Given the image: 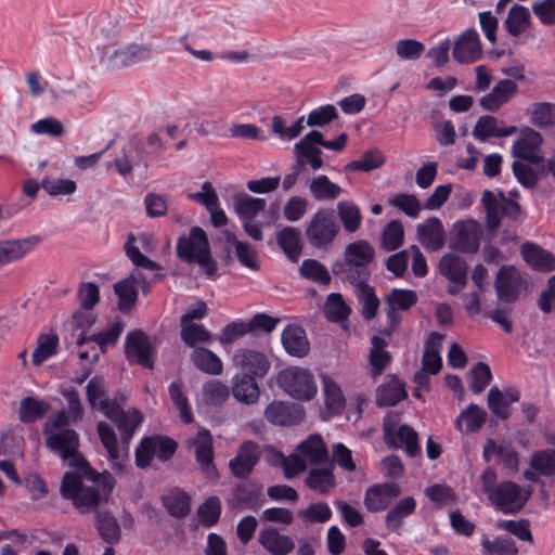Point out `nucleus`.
<instances>
[{
  "instance_id": "51",
  "label": "nucleus",
  "mask_w": 555,
  "mask_h": 555,
  "mask_svg": "<svg viewBox=\"0 0 555 555\" xmlns=\"http://www.w3.org/2000/svg\"><path fill=\"white\" fill-rule=\"evenodd\" d=\"M95 527L100 537L107 543H116L120 538V527L117 519L106 512L96 513Z\"/></svg>"
},
{
  "instance_id": "50",
  "label": "nucleus",
  "mask_w": 555,
  "mask_h": 555,
  "mask_svg": "<svg viewBox=\"0 0 555 555\" xmlns=\"http://www.w3.org/2000/svg\"><path fill=\"white\" fill-rule=\"evenodd\" d=\"M278 243L292 261H297L301 253L300 233L295 228L286 227L278 234Z\"/></svg>"
},
{
  "instance_id": "47",
  "label": "nucleus",
  "mask_w": 555,
  "mask_h": 555,
  "mask_svg": "<svg viewBox=\"0 0 555 555\" xmlns=\"http://www.w3.org/2000/svg\"><path fill=\"white\" fill-rule=\"evenodd\" d=\"M306 485L313 491L325 494L336 485L332 466L313 468L309 472Z\"/></svg>"
},
{
  "instance_id": "6",
  "label": "nucleus",
  "mask_w": 555,
  "mask_h": 555,
  "mask_svg": "<svg viewBox=\"0 0 555 555\" xmlns=\"http://www.w3.org/2000/svg\"><path fill=\"white\" fill-rule=\"evenodd\" d=\"M398 421L397 414L385 416L383 422L385 442L389 447L404 450L411 457L418 455L421 448L417 433L409 425H398Z\"/></svg>"
},
{
  "instance_id": "17",
  "label": "nucleus",
  "mask_w": 555,
  "mask_h": 555,
  "mask_svg": "<svg viewBox=\"0 0 555 555\" xmlns=\"http://www.w3.org/2000/svg\"><path fill=\"white\" fill-rule=\"evenodd\" d=\"M482 56L481 43L476 29L469 28L454 41L453 57L461 64H469Z\"/></svg>"
},
{
  "instance_id": "43",
  "label": "nucleus",
  "mask_w": 555,
  "mask_h": 555,
  "mask_svg": "<svg viewBox=\"0 0 555 555\" xmlns=\"http://www.w3.org/2000/svg\"><path fill=\"white\" fill-rule=\"evenodd\" d=\"M190 496L182 490L172 489L163 495L167 512L177 518H183L190 513Z\"/></svg>"
},
{
  "instance_id": "3",
  "label": "nucleus",
  "mask_w": 555,
  "mask_h": 555,
  "mask_svg": "<svg viewBox=\"0 0 555 555\" xmlns=\"http://www.w3.org/2000/svg\"><path fill=\"white\" fill-rule=\"evenodd\" d=\"M177 254L183 261L197 263L208 278L216 275L217 262L211 256L208 237L202 228L192 227L188 234L179 237Z\"/></svg>"
},
{
  "instance_id": "46",
  "label": "nucleus",
  "mask_w": 555,
  "mask_h": 555,
  "mask_svg": "<svg viewBox=\"0 0 555 555\" xmlns=\"http://www.w3.org/2000/svg\"><path fill=\"white\" fill-rule=\"evenodd\" d=\"M371 344L370 364L373 376H377L390 363L391 357L389 352L386 351L388 344L384 338L374 335L371 339Z\"/></svg>"
},
{
  "instance_id": "49",
  "label": "nucleus",
  "mask_w": 555,
  "mask_h": 555,
  "mask_svg": "<svg viewBox=\"0 0 555 555\" xmlns=\"http://www.w3.org/2000/svg\"><path fill=\"white\" fill-rule=\"evenodd\" d=\"M202 397L206 404L219 406L230 397V388L218 379H210L203 384Z\"/></svg>"
},
{
  "instance_id": "10",
  "label": "nucleus",
  "mask_w": 555,
  "mask_h": 555,
  "mask_svg": "<svg viewBox=\"0 0 555 555\" xmlns=\"http://www.w3.org/2000/svg\"><path fill=\"white\" fill-rule=\"evenodd\" d=\"M339 227L332 209H319L311 218L306 234L309 243L317 248L327 247L338 233Z\"/></svg>"
},
{
  "instance_id": "20",
  "label": "nucleus",
  "mask_w": 555,
  "mask_h": 555,
  "mask_svg": "<svg viewBox=\"0 0 555 555\" xmlns=\"http://www.w3.org/2000/svg\"><path fill=\"white\" fill-rule=\"evenodd\" d=\"M39 243L40 237L37 235L0 241V267L21 260Z\"/></svg>"
},
{
  "instance_id": "42",
  "label": "nucleus",
  "mask_w": 555,
  "mask_h": 555,
  "mask_svg": "<svg viewBox=\"0 0 555 555\" xmlns=\"http://www.w3.org/2000/svg\"><path fill=\"white\" fill-rule=\"evenodd\" d=\"M125 330V324L120 321L113 323L106 330L100 332L99 334L91 335L89 338L81 337L77 340V344L80 346L87 340L94 341L102 353H105L109 348L114 347L120 335Z\"/></svg>"
},
{
  "instance_id": "64",
  "label": "nucleus",
  "mask_w": 555,
  "mask_h": 555,
  "mask_svg": "<svg viewBox=\"0 0 555 555\" xmlns=\"http://www.w3.org/2000/svg\"><path fill=\"white\" fill-rule=\"evenodd\" d=\"M470 390L474 393L482 392L492 379L490 366L485 362H478L469 371Z\"/></svg>"
},
{
  "instance_id": "39",
  "label": "nucleus",
  "mask_w": 555,
  "mask_h": 555,
  "mask_svg": "<svg viewBox=\"0 0 555 555\" xmlns=\"http://www.w3.org/2000/svg\"><path fill=\"white\" fill-rule=\"evenodd\" d=\"M311 196L315 201H334L343 192L341 188L332 182L327 176L319 175L307 181Z\"/></svg>"
},
{
  "instance_id": "1",
  "label": "nucleus",
  "mask_w": 555,
  "mask_h": 555,
  "mask_svg": "<svg viewBox=\"0 0 555 555\" xmlns=\"http://www.w3.org/2000/svg\"><path fill=\"white\" fill-rule=\"evenodd\" d=\"M46 447L59 455L76 473L68 472L61 483V495L81 514L94 511L106 502L114 489L115 480L108 472L96 473L79 452L80 439L76 430L66 426L63 414L51 415L43 424Z\"/></svg>"
},
{
  "instance_id": "55",
  "label": "nucleus",
  "mask_w": 555,
  "mask_h": 555,
  "mask_svg": "<svg viewBox=\"0 0 555 555\" xmlns=\"http://www.w3.org/2000/svg\"><path fill=\"white\" fill-rule=\"evenodd\" d=\"M322 382L327 410H330L332 414L340 413L345 406V397L340 387L327 376H324Z\"/></svg>"
},
{
  "instance_id": "31",
  "label": "nucleus",
  "mask_w": 555,
  "mask_h": 555,
  "mask_svg": "<svg viewBox=\"0 0 555 555\" xmlns=\"http://www.w3.org/2000/svg\"><path fill=\"white\" fill-rule=\"evenodd\" d=\"M282 344L291 356L302 358L309 351L306 332L298 325H287L282 332Z\"/></svg>"
},
{
  "instance_id": "13",
  "label": "nucleus",
  "mask_w": 555,
  "mask_h": 555,
  "mask_svg": "<svg viewBox=\"0 0 555 555\" xmlns=\"http://www.w3.org/2000/svg\"><path fill=\"white\" fill-rule=\"evenodd\" d=\"M233 364L242 375L255 379L264 377L271 367V361L264 352L248 348L235 350Z\"/></svg>"
},
{
  "instance_id": "14",
  "label": "nucleus",
  "mask_w": 555,
  "mask_h": 555,
  "mask_svg": "<svg viewBox=\"0 0 555 555\" xmlns=\"http://www.w3.org/2000/svg\"><path fill=\"white\" fill-rule=\"evenodd\" d=\"M154 346L147 335L141 331H132L126 336V356L129 361L146 369L154 364Z\"/></svg>"
},
{
  "instance_id": "35",
  "label": "nucleus",
  "mask_w": 555,
  "mask_h": 555,
  "mask_svg": "<svg viewBox=\"0 0 555 555\" xmlns=\"http://www.w3.org/2000/svg\"><path fill=\"white\" fill-rule=\"evenodd\" d=\"M521 255L525 261L534 270L551 271L555 268L554 256L548 250L543 249L535 244H522Z\"/></svg>"
},
{
  "instance_id": "9",
  "label": "nucleus",
  "mask_w": 555,
  "mask_h": 555,
  "mask_svg": "<svg viewBox=\"0 0 555 555\" xmlns=\"http://www.w3.org/2000/svg\"><path fill=\"white\" fill-rule=\"evenodd\" d=\"M481 202L487 212L488 225L493 231L499 229L503 217L516 220L521 212L520 205L506 197L503 192L485 191Z\"/></svg>"
},
{
  "instance_id": "32",
  "label": "nucleus",
  "mask_w": 555,
  "mask_h": 555,
  "mask_svg": "<svg viewBox=\"0 0 555 555\" xmlns=\"http://www.w3.org/2000/svg\"><path fill=\"white\" fill-rule=\"evenodd\" d=\"M307 464L321 465L327 462L328 451L320 435H311L297 448Z\"/></svg>"
},
{
  "instance_id": "59",
  "label": "nucleus",
  "mask_w": 555,
  "mask_h": 555,
  "mask_svg": "<svg viewBox=\"0 0 555 555\" xmlns=\"http://www.w3.org/2000/svg\"><path fill=\"white\" fill-rule=\"evenodd\" d=\"M59 337L55 334H43L38 338V346L33 352L31 361L40 365L56 352Z\"/></svg>"
},
{
  "instance_id": "63",
  "label": "nucleus",
  "mask_w": 555,
  "mask_h": 555,
  "mask_svg": "<svg viewBox=\"0 0 555 555\" xmlns=\"http://www.w3.org/2000/svg\"><path fill=\"white\" fill-rule=\"evenodd\" d=\"M251 331V326L244 321H233L227 324L217 335L216 339L223 346L232 345L236 339Z\"/></svg>"
},
{
  "instance_id": "44",
  "label": "nucleus",
  "mask_w": 555,
  "mask_h": 555,
  "mask_svg": "<svg viewBox=\"0 0 555 555\" xmlns=\"http://www.w3.org/2000/svg\"><path fill=\"white\" fill-rule=\"evenodd\" d=\"M481 555H518V548L511 537L499 535L490 540L487 535H483Z\"/></svg>"
},
{
  "instance_id": "58",
  "label": "nucleus",
  "mask_w": 555,
  "mask_h": 555,
  "mask_svg": "<svg viewBox=\"0 0 555 555\" xmlns=\"http://www.w3.org/2000/svg\"><path fill=\"white\" fill-rule=\"evenodd\" d=\"M495 453L503 462L504 466L511 470H516L519 464L518 452L507 444L496 446L493 441H489L485 446L483 456L489 461L488 454Z\"/></svg>"
},
{
  "instance_id": "12",
  "label": "nucleus",
  "mask_w": 555,
  "mask_h": 555,
  "mask_svg": "<svg viewBox=\"0 0 555 555\" xmlns=\"http://www.w3.org/2000/svg\"><path fill=\"white\" fill-rule=\"evenodd\" d=\"M177 450L175 440L167 437H147L135 449V462L141 468L147 467L154 457L169 460Z\"/></svg>"
},
{
  "instance_id": "36",
  "label": "nucleus",
  "mask_w": 555,
  "mask_h": 555,
  "mask_svg": "<svg viewBox=\"0 0 555 555\" xmlns=\"http://www.w3.org/2000/svg\"><path fill=\"white\" fill-rule=\"evenodd\" d=\"M194 366L208 375H220L223 371L221 359L205 347H195L190 356Z\"/></svg>"
},
{
  "instance_id": "62",
  "label": "nucleus",
  "mask_w": 555,
  "mask_h": 555,
  "mask_svg": "<svg viewBox=\"0 0 555 555\" xmlns=\"http://www.w3.org/2000/svg\"><path fill=\"white\" fill-rule=\"evenodd\" d=\"M168 392L170 396L171 401L175 403L177 409L180 412V417L185 423L192 422V413L189 406V400L188 397L184 395L183 391V384L180 379L173 380L169 387Z\"/></svg>"
},
{
  "instance_id": "30",
  "label": "nucleus",
  "mask_w": 555,
  "mask_h": 555,
  "mask_svg": "<svg viewBox=\"0 0 555 555\" xmlns=\"http://www.w3.org/2000/svg\"><path fill=\"white\" fill-rule=\"evenodd\" d=\"M517 131L515 126H500V121L490 115L481 116L473 130L475 139L485 142L489 138H504L514 134Z\"/></svg>"
},
{
  "instance_id": "27",
  "label": "nucleus",
  "mask_w": 555,
  "mask_h": 555,
  "mask_svg": "<svg viewBox=\"0 0 555 555\" xmlns=\"http://www.w3.org/2000/svg\"><path fill=\"white\" fill-rule=\"evenodd\" d=\"M417 238L428 250L437 251L444 245V230L440 219L431 217L417 225Z\"/></svg>"
},
{
  "instance_id": "60",
  "label": "nucleus",
  "mask_w": 555,
  "mask_h": 555,
  "mask_svg": "<svg viewBox=\"0 0 555 555\" xmlns=\"http://www.w3.org/2000/svg\"><path fill=\"white\" fill-rule=\"evenodd\" d=\"M300 274L315 283L327 285L331 282V275L324 264L314 259H306L299 268Z\"/></svg>"
},
{
  "instance_id": "2",
  "label": "nucleus",
  "mask_w": 555,
  "mask_h": 555,
  "mask_svg": "<svg viewBox=\"0 0 555 555\" xmlns=\"http://www.w3.org/2000/svg\"><path fill=\"white\" fill-rule=\"evenodd\" d=\"M86 390L90 405L93 409L98 408L117 426L121 434L120 442H118L114 429L108 424L100 422L96 426L99 437L108 454L113 469L122 472L125 461L128 457L129 442L134 430L141 424L143 415L139 410L132 409L125 411L115 401L103 399L106 384L102 377H92L87 384Z\"/></svg>"
},
{
  "instance_id": "7",
  "label": "nucleus",
  "mask_w": 555,
  "mask_h": 555,
  "mask_svg": "<svg viewBox=\"0 0 555 555\" xmlns=\"http://www.w3.org/2000/svg\"><path fill=\"white\" fill-rule=\"evenodd\" d=\"M233 206L246 234L255 241H262L263 223L256 222L255 219L260 212L264 211L267 201L264 198L241 194L234 197Z\"/></svg>"
},
{
  "instance_id": "40",
  "label": "nucleus",
  "mask_w": 555,
  "mask_h": 555,
  "mask_svg": "<svg viewBox=\"0 0 555 555\" xmlns=\"http://www.w3.org/2000/svg\"><path fill=\"white\" fill-rule=\"evenodd\" d=\"M454 248L462 253H476L479 249V233L474 223H460L455 238Z\"/></svg>"
},
{
  "instance_id": "19",
  "label": "nucleus",
  "mask_w": 555,
  "mask_h": 555,
  "mask_svg": "<svg viewBox=\"0 0 555 555\" xmlns=\"http://www.w3.org/2000/svg\"><path fill=\"white\" fill-rule=\"evenodd\" d=\"M518 92L517 82L511 79L499 80L491 91L479 99V105L488 112H498Z\"/></svg>"
},
{
  "instance_id": "57",
  "label": "nucleus",
  "mask_w": 555,
  "mask_h": 555,
  "mask_svg": "<svg viewBox=\"0 0 555 555\" xmlns=\"http://www.w3.org/2000/svg\"><path fill=\"white\" fill-rule=\"evenodd\" d=\"M181 326V339L190 347H194L196 344H210L212 336L202 325L197 323H180Z\"/></svg>"
},
{
  "instance_id": "48",
  "label": "nucleus",
  "mask_w": 555,
  "mask_h": 555,
  "mask_svg": "<svg viewBox=\"0 0 555 555\" xmlns=\"http://www.w3.org/2000/svg\"><path fill=\"white\" fill-rule=\"evenodd\" d=\"M337 214L344 229L353 233L359 230L362 223L360 207L353 202L341 201L337 204Z\"/></svg>"
},
{
  "instance_id": "15",
  "label": "nucleus",
  "mask_w": 555,
  "mask_h": 555,
  "mask_svg": "<svg viewBox=\"0 0 555 555\" xmlns=\"http://www.w3.org/2000/svg\"><path fill=\"white\" fill-rule=\"evenodd\" d=\"M524 282L519 271L514 267L503 266L495 279L498 298L504 302H514L519 297Z\"/></svg>"
},
{
  "instance_id": "37",
  "label": "nucleus",
  "mask_w": 555,
  "mask_h": 555,
  "mask_svg": "<svg viewBox=\"0 0 555 555\" xmlns=\"http://www.w3.org/2000/svg\"><path fill=\"white\" fill-rule=\"evenodd\" d=\"M369 280H362L351 282L350 284L354 287V295L359 302L362 305V315L365 320L373 319L379 307V299L377 298L375 291L367 284Z\"/></svg>"
},
{
  "instance_id": "24",
  "label": "nucleus",
  "mask_w": 555,
  "mask_h": 555,
  "mask_svg": "<svg viewBox=\"0 0 555 555\" xmlns=\"http://www.w3.org/2000/svg\"><path fill=\"white\" fill-rule=\"evenodd\" d=\"M192 446L194 447L196 461L202 470L208 477H215L217 469L214 464L212 437L209 430L204 428L199 429L196 437L192 440Z\"/></svg>"
},
{
  "instance_id": "41",
  "label": "nucleus",
  "mask_w": 555,
  "mask_h": 555,
  "mask_svg": "<svg viewBox=\"0 0 555 555\" xmlns=\"http://www.w3.org/2000/svg\"><path fill=\"white\" fill-rule=\"evenodd\" d=\"M416 502L412 496L401 499L386 515V527L391 531H398L404 518L414 513Z\"/></svg>"
},
{
  "instance_id": "38",
  "label": "nucleus",
  "mask_w": 555,
  "mask_h": 555,
  "mask_svg": "<svg viewBox=\"0 0 555 555\" xmlns=\"http://www.w3.org/2000/svg\"><path fill=\"white\" fill-rule=\"evenodd\" d=\"M406 397L404 385L397 378L390 377L384 384L378 386L376 392V403L383 406H393Z\"/></svg>"
},
{
  "instance_id": "18",
  "label": "nucleus",
  "mask_w": 555,
  "mask_h": 555,
  "mask_svg": "<svg viewBox=\"0 0 555 555\" xmlns=\"http://www.w3.org/2000/svg\"><path fill=\"white\" fill-rule=\"evenodd\" d=\"M260 447L254 441L243 442L237 454L229 463V467L236 478L245 479L253 472L260 457Z\"/></svg>"
},
{
  "instance_id": "34",
  "label": "nucleus",
  "mask_w": 555,
  "mask_h": 555,
  "mask_svg": "<svg viewBox=\"0 0 555 555\" xmlns=\"http://www.w3.org/2000/svg\"><path fill=\"white\" fill-rule=\"evenodd\" d=\"M417 296L413 291L398 289L391 291L387 298L388 319L392 326H397L400 322L398 318V310L406 311L415 305Z\"/></svg>"
},
{
  "instance_id": "53",
  "label": "nucleus",
  "mask_w": 555,
  "mask_h": 555,
  "mask_svg": "<svg viewBox=\"0 0 555 555\" xmlns=\"http://www.w3.org/2000/svg\"><path fill=\"white\" fill-rule=\"evenodd\" d=\"M530 24V12L522 5H513L504 22L507 31L512 36H519Z\"/></svg>"
},
{
  "instance_id": "5",
  "label": "nucleus",
  "mask_w": 555,
  "mask_h": 555,
  "mask_svg": "<svg viewBox=\"0 0 555 555\" xmlns=\"http://www.w3.org/2000/svg\"><path fill=\"white\" fill-rule=\"evenodd\" d=\"M276 383L286 393L299 400H311L317 393L312 374L301 367L282 370L276 376Z\"/></svg>"
},
{
  "instance_id": "21",
  "label": "nucleus",
  "mask_w": 555,
  "mask_h": 555,
  "mask_svg": "<svg viewBox=\"0 0 555 555\" xmlns=\"http://www.w3.org/2000/svg\"><path fill=\"white\" fill-rule=\"evenodd\" d=\"M122 154L114 159V162L107 165V168L114 166L117 172L126 178L129 176L134 166H139L145 160L146 153L142 147V140L139 138H132L129 143L122 147Z\"/></svg>"
},
{
  "instance_id": "22",
  "label": "nucleus",
  "mask_w": 555,
  "mask_h": 555,
  "mask_svg": "<svg viewBox=\"0 0 555 555\" xmlns=\"http://www.w3.org/2000/svg\"><path fill=\"white\" fill-rule=\"evenodd\" d=\"M540 476H555V449L534 451L530 457V469L524 472V477L530 482H538Z\"/></svg>"
},
{
  "instance_id": "8",
  "label": "nucleus",
  "mask_w": 555,
  "mask_h": 555,
  "mask_svg": "<svg viewBox=\"0 0 555 555\" xmlns=\"http://www.w3.org/2000/svg\"><path fill=\"white\" fill-rule=\"evenodd\" d=\"M151 56L152 47L150 44L130 43L119 49L105 48L100 62L108 69H120L149 61Z\"/></svg>"
},
{
  "instance_id": "45",
  "label": "nucleus",
  "mask_w": 555,
  "mask_h": 555,
  "mask_svg": "<svg viewBox=\"0 0 555 555\" xmlns=\"http://www.w3.org/2000/svg\"><path fill=\"white\" fill-rule=\"evenodd\" d=\"M50 410V403L34 397H25L20 402L18 417L23 423H33Z\"/></svg>"
},
{
  "instance_id": "25",
  "label": "nucleus",
  "mask_w": 555,
  "mask_h": 555,
  "mask_svg": "<svg viewBox=\"0 0 555 555\" xmlns=\"http://www.w3.org/2000/svg\"><path fill=\"white\" fill-rule=\"evenodd\" d=\"M258 542L271 555H288L295 548L293 539L280 533L272 526L264 527L259 531Z\"/></svg>"
},
{
  "instance_id": "26",
  "label": "nucleus",
  "mask_w": 555,
  "mask_h": 555,
  "mask_svg": "<svg viewBox=\"0 0 555 555\" xmlns=\"http://www.w3.org/2000/svg\"><path fill=\"white\" fill-rule=\"evenodd\" d=\"M264 416L268 422L274 425L288 426L304 420L305 413L300 405H291L282 401H273L266 408Z\"/></svg>"
},
{
  "instance_id": "33",
  "label": "nucleus",
  "mask_w": 555,
  "mask_h": 555,
  "mask_svg": "<svg viewBox=\"0 0 555 555\" xmlns=\"http://www.w3.org/2000/svg\"><path fill=\"white\" fill-rule=\"evenodd\" d=\"M486 420L487 412L476 403H470L460 413L454 426L462 434L477 433L485 425Z\"/></svg>"
},
{
  "instance_id": "28",
  "label": "nucleus",
  "mask_w": 555,
  "mask_h": 555,
  "mask_svg": "<svg viewBox=\"0 0 555 555\" xmlns=\"http://www.w3.org/2000/svg\"><path fill=\"white\" fill-rule=\"evenodd\" d=\"M230 392L236 401L246 405L255 404L260 396L256 379L242 374H235L232 377Z\"/></svg>"
},
{
  "instance_id": "23",
  "label": "nucleus",
  "mask_w": 555,
  "mask_h": 555,
  "mask_svg": "<svg viewBox=\"0 0 555 555\" xmlns=\"http://www.w3.org/2000/svg\"><path fill=\"white\" fill-rule=\"evenodd\" d=\"M400 495V488L392 482L370 487L364 495V505L370 512L386 509Z\"/></svg>"
},
{
  "instance_id": "52",
  "label": "nucleus",
  "mask_w": 555,
  "mask_h": 555,
  "mask_svg": "<svg viewBox=\"0 0 555 555\" xmlns=\"http://www.w3.org/2000/svg\"><path fill=\"white\" fill-rule=\"evenodd\" d=\"M305 128V118L299 117L291 126L281 115H275L271 120V131L281 140L291 141L297 138Z\"/></svg>"
},
{
  "instance_id": "16",
  "label": "nucleus",
  "mask_w": 555,
  "mask_h": 555,
  "mask_svg": "<svg viewBox=\"0 0 555 555\" xmlns=\"http://www.w3.org/2000/svg\"><path fill=\"white\" fill-rule=\"evenodd\" d=\"M440 273L452 284L449 288L451 295H457L466 285L467 264L459 256L446 254L439 261Z\"/></svg>"
},
{
  "instance_id": "11",
  "label": "nucleus",
  "mask_w": 555,
  "mask_h": 555,
  "mask_svg": "<svg viewBox=\"0 0 555 555\" xmlns=\"http://www.w3.org/2000/svg\"><path fill=\"white\" fill-rule=\"evenodd\" d=\"M530 498V492L513 481L499 483L488 496L491 504L503 514H516L521 511Z\"/></svg>"
},
{
  "instance_id": "61",
  "label": "nucleus",
  "mask_w": 555,
  "mask_h": 555,
  "mask_svg": "<svg viewBox=\"0 0 555 555\" xmlns=\"http://www.w3.org/2000/svg\"><path fill=\"white\" fill-rule=\"evenodd\" d=\"M404 238L402 223L399 220L388 222L383 231L382 246L387 251L399 248Z\"/></svg>"
},
{
  "instance_id": "29",
  "label": "nucleus",
  "mask_w": 555,
  "mask_h": 555,
  "mask_svg": "<svg viewBox=\"0 0 555 555\" xmlns=\"http://www.w3.org/2000/svg\"><path fill=\"white\" fill-rule=\"evenodd\" d=\"M541 143V134L537 131L528 130L522 138L514 142L512 147L513 155L531 164H538L541 162V156L539 155Z\"/></svg>"
},
{
  "instance_id": "54",
  "label": "nucleus",
  "mask_w": 555,
  "mask_h": 555,
  "mask_svg": "<svg viewBox=\"0 0 555 555\" xmlns=\"http://www.w3.org/2000/svg\"><path fill=\"white\" fill-rule=\"evenodd\" d=\"M114 291L118 296L119 310L124 313L129 312L134 306L138 298L137 289L130 275H128L122 281L116 283L114 285Z\"/></svg>"
},
{
  "instance_id": "56",
  "label": "nucleus",
  "mask_w": 555,
  "mask_h": 555,
  "mask_svg": "<svg viewBox=\"0 0 555 555\" xmlns=\"http://www.w3.org/2000/svg\"><path fill=\"white\" fill-rule=\"evenodd\" d=\"M324 313L327 320L340 323L348 319L350 309L339 293H332L326 298Z\"/></svg>"
},
{
  "instance_id": "4",
  "label": "nucleus",
  "mask_w": 555,
  "mask_h": 555,
  "mask_svg": "<svg viewBox=\"0 0 555 555\" xmlns=\"http://www.w3.org/2000/svg\"><path fill=\"white\" fill-rule=\"evenodd\" d=\"M373 246L364 240H358L348 244L344 251V260L333 264L334 274H341L349 282L369 280L370 263L374 259Z\"/></svg>"
}]
</instances>
